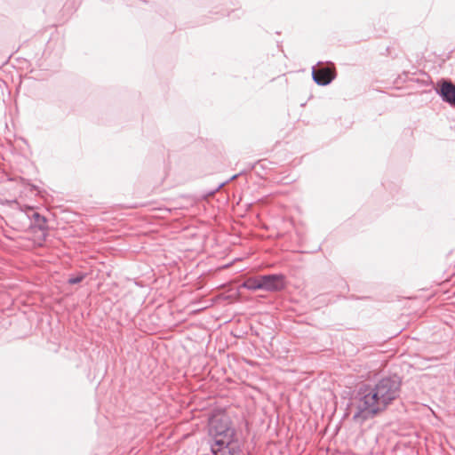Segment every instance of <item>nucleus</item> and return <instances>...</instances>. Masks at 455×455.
Listing matches in <instances>:
<instances>
[{"mask_svg":"<svg viewBox=\"0 0 455 455\" xmlns=\"http://www.w3.org/2000/svg\"><path fill=\"white\" fill-rule=\"evenodd\" d=\"M261 275L255 276V277H250L246 279L243 283L242 284V287L249 289V290H262L261 286Z\"/></svg>","mask_w":455,"mask_h":455,"instance_id":"nucleus-6","label":"nucleus"},{"mask_svg":"<svg viewBox=\"0 0 455 455\" xmlns=\"http://www.w3.org/2000/svg\"><path fill=\"white\" fill-rule=\"evenodd\" d=\"M209 433L213 440L212 450L215 455H238V445L234 440L231 420L223 411L214 414L209 422Z\"/></svg>","mask_w":455,"mask_h":455,"instance_id":"nucleus-2","label":"nucleus"},{"mask_svg":"<svg viewBox=\"0 0 455 455\" xmlns=\"http://www.w3.org/2000/svg\"><path fill=\"white\" fill-rule=\"evenodd\" d=\"M439 93L444 101L455 106V84L443 81L440 85Z\"/></svg>","mask_w":455,"mask_h":455,"instance_id":"nucleus-5","label":"nucleus"},{"mask_svg":"<svg viewBox=\"0 0 455 455\" xmlns=\"http://www.w3.org/2000/svg\"><path fill=\"white\" fill-rule=\"evenodd\" d=\"M400 386L401 382L397 378L381 379L373 389L362 397L354 419L362 424L385 410L387 404L398 396Z\"/></svg>","mask_w":455,"mask_h":455,"instance_id":"nucleus-1","label":"nucleus"},{"mask_svg":"<svg viewBox=\"0 0 455 455\" xmlns=\"http://www.w3.org/2000/svg\"><path fill=\"white\" fill-rule=\"evenodd\" d=\"M262 290L277 291L284 288V277L282 275H261Z\"/></svg>","mask_w":455,"mask_h":455,"instance_id":"nucleus-4","label":"nucleus"},{"mask_svg":"<svg viewBox=\"0 0 455 455\" xmlns=\"http://www.w3.org/2000/svg\"><path fill=\"white\" fill-rule=\"evenodd\" d=\"M312 76L317 84L327 85L335 78L336 70L334 66L314 68Z\"/></svg>","mask_w":455,"mask_h":455,"instance_id":"nucleus-3","label":"nucleus"},{"mask_svg":"<svg viewBox=\"0 0 455 455\" xmlns=\"http://www.w3.org/2000/svg\"><path fill=\"white\" fill-rule=\"evenodd\" d=\"M85 277V275L84 274H79L78 275L75 276V277H71L68 279V283L70 284H76V283H78L80 282H82Z\"/></svg>","mask_w":455,"mask_h":455,"instance_id":"nucleus-7","label":"nucleus"}]
</instances>
